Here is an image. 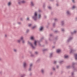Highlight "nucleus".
<instances>
[{
    "mask_svg": "<svg viewBox=\"0 0 77 77\" xmlns=\"http://www.w3.org/2000/svg\"><path fill=\"white\" fill-rule=\"evenodd\" d=\"M75 65H77V63L73 62L72 63V67L74 71H77V67H75Z\"/></svg>",
    "mask_w": 77,
    "mask_h": 77,
    "instance_id": "nucleus-1",
    "label": "nucleus"
},
{
    "mask_svg": "<svg viewBox=\"0 0 77 77\" xmlns=\"http://www.w3.org/2000/svg\"><path fill=\"white\" fill-rule=\"evenodd\" d=\"M32 18L34 20V21H36L37 20V12H35L34 15L32 17Z\"/></svg>",
    "mask_w": 77,
    "mask_h": 77,
    "instance_id": "nucleus-2",
    "label": "nucleus"
},
{
    "mask_svg": "<svg viewBox=\"0 0 77 77\" xmlns=\"http://www.w3.org/2000/svg\"><path fill=\"white\" fill-rule=\"evenodd\" d=\"M72 39H73V38L71 37H69L67 41V43H68V42H70V41H71V40H72Z\"/></svg>",
    "mask_w": 77,
    "mask_h": 77,
    "instance_id": "nucleus-3",
    "label": "nucleus"
},
{
    "mask_svg": "<svg viewBox=\"0 0 77 77\" xmlns=\"http://www.w3.org/2000/svg\"><path fill=\"white\" fill-rule=\"evenodd\" d=\"M28 44H29V45H30L31 46V47L32 48V49H34L35 48V47L33 46V45L32 43L29 42H28Z\"/></svg>",
    "mask_w": 77,
    "mask_h": 77,
    "instance_id": "nucleus-4",
    "label": "nucleus"
},
{
    "mask_svg": "<svg viewBox=\"0 0 77 77\" xmlns=\"http://www.w3.org/2000/svg\"><path fill=\"white\" fill-rule=\"evenodd\" d=\"M40 72L42 74H44V73H45V70H44V69H41Z\"/></svg>",
    "mask_w": 77,
    "mask_h": 77,
    "instance_id": "nucleus-5",
    "label": "nucleus"
},
{
    "mask_svg": "<svg viewBox=\"0 0 77 77\" xmlns=\"http://www.w3.org/2000/svg\"><path fill=\"white\" fill-rule=\"evenodd\" d=\"M66 14L67 15H71V12L69 10H67L66 12Z\"/></svg>",
    "mask_w": 77,
    "mask_h": 77,
    "instance_id": "nucleus-6",
    "label": "nucleus"
},
{
    "mask_svg": "<svg viewBox=\"0 0 77 77\" xmlns=\"http://www.w3.org/2000/svg\"><path fill=\"white\" fill-rule=\"evenodd\" d=\"M27 66V63H26L24 62L23 63V67L24 68H26Z\"/></svg>",
    "mask_w": 77,
    "mask_h": 77,
    "instance_id": "nucleus-7",
    "label": "nucleus"
},
{
    "mask_svg": "<svg viewBox=\"0 0 77 77\" xmlns=\"http://www.w3.org/2000/svg\"><path fill=\"white\" fill-rule=\"evenodd\" d=\"M50 37L49 39L50 41H52L53 40L51 39V38H52V36H52V34H50Z\"/></svg>",
    "mask_w": 77,
    "mask_h": 77,
    "instance_id": "nucleus-8",
    "label": "nucleus"
},
{
    "mask_svg": "<svg viewBox=\"0 0 77 77\" xmlns=\"http://www.w3.org/2000/svg\"><path fill=\"white\" fill-rule=\"evenodd\" d=\"M61 24L62 26H65V22H64V21H61Z\"/></svg>",
    "mask_w": 77,
    "mask_h": 77,
    "instance_id": "nucleus-9",
    "label": "nucleus"
},
{
    "mask_svg": "<svg viewBox=\"0 0 77 77\" xmlns=\"http://www.w3.org/2000/svg\"><path fill=\"white\" fill-rule=\"evenodd\" d=\"M74 57H75V60H77V54H74Z\"/></svg>",
    "mask_w": 77,
    "mask_h": 77,
    "instance_id": "nucleus-10",
    "label": "nucleus"
},
{
    "mask_svg": "<svg viewBox=\"0 0 77 77\" xmlns=\"http://www.w3.org/2000/svg\"><path fill=\"white\" fill-rule=\"evenodd\" d=\"M53 53H51L49 55L50 58H51L53 57Z\"/></svg>",
    "mask_w": 77,
    "mask_h": 77,
    "instance_id": "nucleus-11",
    "label": "nucleus"
},
{
    "mask_svg": "<svg viewBox=\"0 0 77 77\" xmlns=\"http://www.w3.org/2000/svg\"><path fill=\"white\" fill-rule=\"evenodd\" d=\"M77 31H74L73 32H71V33L72 35H74V34H75L76 33Z\"/></svg>",
    "mask_w": 77,
    "mask_h": 77,
    "instance_id": "nucleus-12",
    "label": "nucleus"
},
{
    "mask_svg": "<svg viewBox=\"0 0 77 77\" xmlns=\"http://www.w3.org/2000/svg\"><path fill=\"white\" fill-rule=\"evenodd\" d=\"M43 30V27L41 26L40 29H39V31H42Z\"/></svg>",
    "mask_w": 77,
    "mask_h": 77,
    "instance_id": "nucleus-13",
    "label": "nucleus"
},
{
    "mask_svg": "<svg viewBox=\"0 0 77 77\" xmlns=\"http://www.w3.org/2000/svg\"><path fill=\"white\" fill-rule=\"evenodd\" d=\"M31 6H34V4L33 3V2H31Z\"/></svg>",
    "mask_w": 77,
    "mask_h": 77,
    "instance_id": "nucleus-14",
    "label": "nucleus"
},
{
    "mask_svg": "<svg viewBox=\"0 0 77 77\" xmlns=\"http://www.w3.org/2000/svg\"><path fill=\"white\" fill-rule=\"evenodd\" d=\"M17 43H19V44H20V42H21V40L19 39V40H17Z\"/></svg>",
    "mask_w": 77,
    "mask_h": 77,
    "instance_id": "nucleus-15",
    "label": "nucleus"
},
{
    "mask_svg": "<svg viewBox=\"0 0 77 77\" xmlns=\"http://www.w3.org/2000/svg\"><path fill=\"white\" fill-rule=\"evenodd\" d=\"M71 68V66L69 65L66 66V68L67 69H69Z\"/></svg>",
    "mask_w": 77,
    "mask_h": 77,
    "instance_id": "nucleus-16",
    "label": "nucleus"
},
{
    "mask_svg": "<svg viewBox=\"0 0 77 77\" xmlns=\"http://www.w3.org/2000/svg\"><path fill=\"white\" fill-rule=\"evenodd\" d=\"M41 17V14H38V19H40Z\"/></svg>",
    "mask_w": 77,
    "mask_h": 77,
    "instance_id": "nucleus-17",
    "label": "nucleus"
},
{
    "mask_svg": "<svg viewBox=\"0 0 77 77\" xmlns=\"http://www.w3.org/2000/svg\"><path fill=\"white\" fill-rule=\"evenodd\" d=\"M74 50H72V49H70V53H72V52H74Z\"/></svg>",
    "mask_w": 77,
    "mask_h": 77,
    "instance_id": "nucleus-18",
    "label": "nucleus"
},
{
    "mask_svg": "<svg viewBox=\"0 0 77 77\" xmlns=\"http://www.w3.org/2000/svg\"><path fill=\"white\" fill-rule=\"evenodd\" d=\"M60 50L59 49H57V53H60Z\"/></svg>",
    "mask_w": 77,
    "mask_h": 77,
    "instance_id": "nucleus-19",
    "label": "nucleus"
},
{
    "mask_svg": "<svg viewBox=\"0 0 77 77\" xmlns=\"http://www.w3.org/2000/svg\"><path fill=\"white\" fill-rule=\"evenodd\" d=\"M41 61V59H38L36 61L37 63H38V62H39L40 61Z\"/></svg>",
    "mask_w": 77,
    "mask_h": 77,
    "instance_id": "nucleus-20",
    "label": "nucleus"
},
{
    "mask_svg": "<svg viewBox=\"0 0 77 77\" xmlns=\"http://www.w3.org/2000/svg\"><path fill=\"white\" fill-rule=\"evenodd\" d=\"M58 36H57L55 38L54 40L56 41V40H57L58 39Z\"/></svg>",
    "mask_w": 77,
    "mask_h": 77,
    "instance_id": "nucleus-21",
    "label": "nucleus"
},
{
    "mask_svg": "<svg viewBox=\"0 0 77 77\" xmlns=\"http://www.w3.org/2000/svg\"><path fill=\"white\" fill-rule=\"evenodd\" d=\"M37 42L36 41H35V42H34V44L35 45V46H36V45H37L36 43H37Z\"/></svg>",
    "mask_w": 77,
    "mask_h": 77,
    "instance_id": "nucleus-22",
    "label": "nucleus"
},
{
    "mask_svg": "<svg viewBox=\"0 0 77 77\" xmlns=\"http://www.w3.org/2000/svg\"><path fill=\"white\" fill-rule=\"evenodd\" d=\"M37 26L36 25L35 26H34L32 27V29H35V28H36V27Z\"/></svg>",
    "mask_w": 77,
    "mask_h": 77,
    "instance_id": "nucleus-23",
    "label": "nucleus"
},
{
    "mask_svg": "<svg viewBox=\"0 0 77 77\" xmlns=\"http://www.w3.org/2000/svg\"><path fill=\"white\" fill-rule=\"evenodd\" d=\"M61 30L63 32H65V29L63 28H62L61 29Z\"/></svg>",
    "mask_w": 77,
    "mask_h": 77,
    "instance_id": "nucleus-24",
    "label": "nucleus"
},
{
    "mask_svg": "<svg viewBox=\"0 0 77 77\" xmlns=\"http://www.w3.org/2000/svg\"><path fill=\"white\" fill-rule=\"evenodd\" d=\"M31 70H32V67H29L28 71H31Z\"/></svg>",
    "mask_w": 77,
    "mask_h": 77,
    "instance_id": "nucleus-25",
    "label": "nucleus"
},
{
    "mask_svg": "<svg viewBox=\"0 0 77 77\" xmlns=\"http://www.w3.org/2000/svg\"><path fill=\"white\" fill-rule=\"evenodd\" d=\"M20 41H21V40H22V41H23V36H21L20 38Z\"/></svg>",
    "mask_w": 77,
    "mask_h": 77,
    "instance_id": "nucleus-26",
    "label": "nucleus"
},
{
    "mask_svg": "<svg viewBox=\"0 0 77 77\" xmlns=\"http://www.w3.org/2000/svg\"><path fill=\"white\" fill-rule=\"evenodd\" d=\"M54 20L55 22H56L57 21H58V19H57L55 18L54 19Z\"/></svg>",
    "mask_w": 77,
    "mask_h": 77,
    "instance_id": "nucleus-27",
    "label": "nucleus"
},
{
    "mask_svg": "<svg viewBox=\"0 0 77 77\" xmlns=\"http://www.w3.org/2000/svg\"><path fill=\"white\" fill-rule=\"evenodd\" d=\"M48 50L47 49H44L43 50V52H44V51H47Z\"/></svg>",
    "mask_w": 77,
    "mask_h": 77,
    "instance_id": "nucleus-28",
    "label": "nucleus"
},
{
    "mask_svg": "<svg viewBox=\"0 0 77 77\" xmlns=\"http://www.w3.org/2000/svg\"><path fill=\"white\" fill-rule=\"evenodd\" d=\"M22 43L24 44H25V40H22Z\"/></svg>",
    "mask_w": 77,
    "mask_h": 77,
    "instance_id": "nucleus-29",
    "label": "nucleus"
},
{
    "mask_svg": "<svg viewBox=\"0 0 77 77\" xmlns=\"http://www.w3.org/2000/svg\"><path fill=\"white\" fill-rule=\"evenodd\" d=\"M13 51H14V52H15V53H17V50L16 49H13Z\"/></svg>",
    "mask_w": 77,
    "mask_h": 77,
    "instance_id": "nucleus-30",
    "label": "nucleus"
},
{
    "mask_svg": "<svg viewBox=\"0 0 77 77\" xmlns=\"http://www.w3.org/2000/svg\"><path fill=\"white\" fill-rule=\"evenodd\" d=\"M75 8V6L73 5L72 7V9L73 10V9H74V8Z\"/></svg>",
    "mask_w": 77,
    "mask_h": 77,
    "instance_id": "nucleus-31",
    "label": "nucleus"
},
{
    "mask_svg": "<svg viewBox=\"0 0 77 77\" xmlns=\"http://www.w3.org/2000/svg\"><path fill=\"white\" fill-rule=\"evenodd\" d=\"M21 3H26V2L24 0H23L21 1Z\"/></svg>",
    "mask_w": 77,
    "mask_h": 77,
    "instance_id": "nucleus-32",
    "label": "nucleus"
},
{
    "mask_svg": "<svg viewBox=\"0 0 77 77\" xmlns=\"http://www.w3.org/2000/svg\"><path fill=\"white\" fill-rule=\"evenodd\" d=\"M29 29H27L26 30V33H29Z\"/></svg>",
    "mask_w": 77,
    "mask_h": 77,
    "instance_id": "nucleus-33",
    "label": "nucleus"
},
{
    "mask_svg": "<svg viewBox=\"0 0 77 77\" xmlns=\"http://www.w3.org/2000/svg\"><path fill=\"white\" fill-rule=\"evenodd\" d=\"M25 76H26V74H23L21 76V77H25Z\"/></svg>",
    "mask_w": 77,
    "mask_h": 77,
    "instance_id": "nucleus-34",
    "label": "nucleus"
},
{
    "mask_svg": "<svg viewBox=\"0 0 77 77\" xmlns=\"http://www.w3.org/2000/svg\"><path fill=\"white\" fill-rule=\"evenodd\" d=\"M72 0V2H73V3H75V0Z\"/></svg>",
    "mask_w": 77,
    "mask_h": 77,
    "instance_id": "nucleus-35",
    "label": "nucleus"
},
{
    "mask_svg": "<svg viewBox=\"0 0 77 77\" xmlns=\"http://www.w3.org/2000/svg\"><path fill=\"white\" fill-rule=\"evenodd\" d=\"M30 39L31 40H33V39H34V38H33V37H31L30 38Z\"/></svg>",
    "mask_w": 77,
    "mask_h": 77,
    "instance_id": "nucleus-36",
    "label": "nucleus"
},
{
    "mask_svg": "<svg viewBox=\"0 0 77 77\" xmlns=\"http://www.w3.org/2000/svg\"><path fill=\"white\" fill-rule=\"evenodd\" d=\"M11 5V2H9L8 3V6H10V5Z\"/></svg>",
    "mask_w": 77,
    "mask_h": 77,
    "instance_id": "nucleus-37",
    "label": "nucleus"
},
{
    "mask_svg": "<svg viewBox=\"0 0 77 77\" xmlns=\"http://www.w3.org/2000/svg\"><path fill=\"white\" fill-rule=\"evenodd\" d=\"M48 9H49L50 10H51V7L49 6L48 7Z\"/></svg>",
    "mask_w": 77,
    "mask_h": 77,
    "instance_id": "nucleus-38",
    "label": "nucleus"
},
{
    "mask_svg": "<svg viewBox=\"0 0 77 77\" xmlns=\"http://www.w3.org/2000/svg\"><path fill=\"white\" fill-rule=\"evenodd\" d=\"M52 69L53 71H54L55 70V67H54V66L53 67Z\"/></svg>",
    "mask_w": 77,
    "mask_h": 77,
    "instance_id": "nucleus-39",
    "label": "nucleus"
},
{
    "mask_svg": "<svg viewBox=\"0 0 77 77\" xmlns=\"http://www.w3.org/2000/svg\"><path fill=\"white\" fill-rule=\"evenodd\" d=\"M68 55L65 56H64L65 58H68Z\"/></svg>",
    "mask_w": 77,
    "mask_h": 77,
    "instance_id": "nucleus-40",
    "label": "nucleus"
},
{
    "mask_svg": "<svg viewBox=\"0 0 77 77\" xmlns=\"http://www.w3.org/2000/svg\"><path fill=\"white\" fill-rule=\"evenodd\" d=\"M55 25H56V23H54L53 24V27H55Z\"/></svg>",
    "mask_w": 77,
    "mask_h": 77,
    "instance_id": "nucleus-41",
    "label": "nucleus"
},
{
    "mask_svg": "<svg viewBox=\"0 0 77 77\" xmlns=\"http://www.w3.org/2000/svg\"><path fill=\"white\" fill-rule=\"evenodd\" d=\"M32 24H29L28 25V27H30V26H32Z\"/></svg>",
    "mask_w": 77,
    "mask_h": 77,
    "instance_id": "nucleus-42",
    "label": "nucleus"
},
{
    "mask_svg": "<svg viewBox=\"0 0 77 77\" xmlns=\"http://www.w3.org/2000/svg\"><path fill=\"white\" fill-rule=\"evenodd\" d=\"M57 63V61H54V64H56V63Z\"/></svg>",
    "mask_w": 77,
    "mask_h": 77,
    "instance_id": "nucleus-43",
    "label": "nucleus"
},
{
    "mask_svg": "<svg viewBox=\"0 0 77 77\" xmlns=\"http://www.w3.org/2000/svg\"><path fill=\"white\" fill-rule=\"evenodd\" d=\"M63 62V61H61L59 62V63L61 64V63H62Z\"/></svg>",
    "mask_w": 77,
    "mask_h": 77,
    "instance_id": "nucleus-44",
    "label": "nucleus"
},
{
    "mask_svg": "<svg viewBox=\"0 0 77 77\" xmlns=\"http://www.w3.org/2000/svg\"><path fill=\"white\" fill-rule=\"evenodd\" d=\"M58 32H59L58 31H54V33H58Z\"/></svg>",
    "mask_w": 77,
    "mask_h": 77,
    "instance_id": "nucleus-45",
    "label": "nucleus"
},
{
    "mask_svg": "<svg viewBox=\"0 0 77 77\" xmlns=\"http://www.w3.org/2000/svg\"><path fill=\"white\" fill-rule=\"evenodd\" d=\"M38 11L39 12H41V10L40 9L38 10Z\"/></svg>",
    "mask_w": 77,
    "mask_h": 77,
    "instance_id": "nucleus-46",
    "label": "nucleus"
},
{
    "mask_svg": "<svg viewBox=\"0 0 77 77\" xmlns=\"http://www.w3.org/2000/svg\"><path fill=\"white\" fill-rule=\"evenodd\" d=\"M26 20H27V21H29V18L27 17V18L26 19Z\"/></svg>",
    "mask_w": 77,
    "mask_h": 77,
    "instance_id": "nucleus-47",
    "label": "nucleus"
},
{
    "mask_svg": "<svg viewBox=\"0 0 77 77\" xmlns=\"http://www.w3.org/2000/svg\"><path fill=\"white\" fill-rule=\"evenodd\" d=\"M38 42V45H40V46H41V44H40V43H39V42Z\"/></svg>",
    "mask_w": 77,
    "mask_h": 77,
    "instance_id": "nucleus-48",
    "label": "nucleus"
},
{
    "mask_svg": "<svg viewBox=\"0 0 77 77\" xmlns=\"http://www.w3.org/2000/svg\"><path fill=\"white\" fill-rule=\"evenodd\" d=\"M43 39H44V38L43 37L41 39V40H40V42H41V40L42 41V40Z\"/></svg>",
    "mask_w": 77,
    "mask_h": 77,
    "instance_id": "nucleus-49",
    "label": "nucleus"
},
{
    "mask_svg": "<svg viewBox=\"0 0 77 77\" xmlns=\"http://www.w3.org/2000/svg\"><path fill=\"white\" fill-rule=\"evenodd\" d=\"M75 21H77V17H76L75 18Z\"/></svg>",
    "mask_w": 77,
    "mask_h": 77,
    "instance_id": "nucleus-50",
    "label": "nucleus"
},
{
    "mask_svg": "<svg viewBox=\"0 0 77 77\" xmlns=\"http://www.w3.org/2000/svg\"><path fill=\"white\" fill-rule=\"evenodd\" d=\"M50 74L51 75H52V74H53V72H51L50 73Z\"/></svg>",
    "mask_w": 77,
    "mask_h": 77,
    "instance_id": "nucleus-51",
    "label": "nucleus"
},
{
    "mask_svg": "<svg viewBox=\"0 0 77 77\" xmlns=\"http://www.w3.org/2000/svg\"><path fill=\"white\" fill-rule=\"evenodd\" d=\"M74 72H72V74H71L72 75H74Z\"/></svg>",
    "mask_w": 77,
    "mask_h": 77,
    "instance_id": "nucleus-52",
    "label": "nucleus"
},
{
    "mask_svg": "<svg viewBox=\"0 0 77 77\" xmlns=\"http://www.w3.org/2000/svg\"><path fill=\"white\" fill-rule=\"evenodd\" d=\"M45 4H43V8H45Z\"/></svg>",
    "mask_w": 77,
    "mask_h": 77,
    "instance_id": "nucleus-53",
    "label": "nucleus"
},
{
    "mask_svg": "<svg viewBox=\"0 0 77 77\" xmlns=\"http://www.w3.org/2000/svg\"><path fill=\"white\" fill-rule=\"evenodd\" d=\"M32 64H30V67H32Z\"/></svg>",
    "mask_w": 77,
    "mask_h": 77,
    "instance_id": "nucleus-54",
    "label": "nucleus"
},
{
    "mask_svg": "<svg viewBox=\"0 0 77 77\" xmlns=\"http://www.w3.org/2000/svg\"><path fill=\"white\" fill-rule=\"evenodd\" d=\"M31 56L32 57H33V56H34V55L33 54H31Z\"/></svg>",
    "mask_w": 77,
    "mask_h": 77,
    "instance_id": "nucleus-55",
    "label": "nucleus"
},
{
    "mask_svg": "<svg viewBox=\"0 0 77 77\" xmlns=\"http://www.w3.org/2000/svg\"><path fill=\"white\" fill-rule=\"evenodd\" d=\"M35 54H38V52H35Z\"/></svg>",
    "mask_w": 77,
    "mask_h": 77,
    "instance_id": "nucleus-56",
    "label": "nucleus"
},
{
    "mask_svg": "<svg viewBox=\"0 0 77 77\" xmlns=\"http://www.w3.org/2000/svg\"><path fill=\"white\" fill-rule=\"evenodd\" d=\"M18 3L19 5H21V2H18Z\"/></svg>",
    "mask_w": 77,
    "mask_h": 77,
    "instance_id": "nucleus-57",
    "label": "nucleus"
},
{
    "mask_svg": "<svg viewBox=\"0 0 77 77\" xmlns=\"http://www.w3.org/2000/svg\"><path fill=\"white\" fill-rule=\"evenodd\" d=\"M59 66H57V68H59Z\"/></svg>",
    "mask_w": 77,
    "mask_h": 77,
    "instance_id": "nucleus-58",
    "label": "nucleus"
},
{
    "mask_svg": "<svg viewBox=\"0 0 77 77\" xmlns=\"http://www.w3.org/2000/svg\"><path fill=\"white\" fill-rule=\"evenodd\" d=\"M18 24H21V22H18Z\"/></svg>",
    "mask_w": 77,
    "mask_h": 77,
    "instance_id": "nucleus-59",
    "label": "nucleus"
},
{
    "mask_svg": "<svg viewBox=\"0 0 77 77\" xmlns=\"http://www.w3.org/2000/svg\"><path fill=\"white\" fill-rule=\"evenodd\" d=\"M20 21H23V19L22 18H20Z\"/></svg>",
    "mask_w": 77,
    "mask_h": 77,
    "instance_id": "nucleus-60",
    "label": "nucleus"
},
{
    "mask_svg": "<svg viewBox=\"0 0 77 77\" xmlns=\"http://www.w3.org/2000/svg\"><path fill=\"white\" fill-rule=\"evenodd\" d=\"M56 5L57 6H59V5H58V4H57Z\"/></svg>",
    "mask_w": 77,
    "mask_h": 77,
    "instance_id": "nucleus-61",
    "label": "nucleus"
},
{
    "mask_svg": "<svg viewBox=\"0 0 77 77\" xmlns=\"http://www.w3.org/2000/svg\"><path fill=\"white\" fill-rule=\"evenodd\" d=\"M44 18H47V16H44Z\"/></svg>",
    "mask_w": 77,
    "mask_h": 77,
    "instance_id": "nucleus-62",
    "label": "nucleus"
},
{
    "mask_svg": "<svg viewBox=\"0 0 77 77\" xmlns=\"http://www.w3.org/2000/svg\"><path fill=\"white\" fill-rule=\"evenodd\" d=\"M54 0H50V1H51V2H53V1H54Z\"/></svg>",
    "mask_w": 77,
    "mask_h": 77,
    "instance_id": "nucleus-63",
    "label": "nucleus"
},
{
    "mask_svg": "<svg viewBox=\"0 0 77 77\" xmlns=\"http://www.w3.org/2000/svg\"><path fill=\"white\" fill-rule=\"evenodd\" d=\"M32 73H30L29 74L30 75H32Z\"/></svg>",
    "mask_w": 77,
    "mask_h": 77,
    "instance_id": "nucleus-64",
    "label": "nucleus"
}]
</instances>
